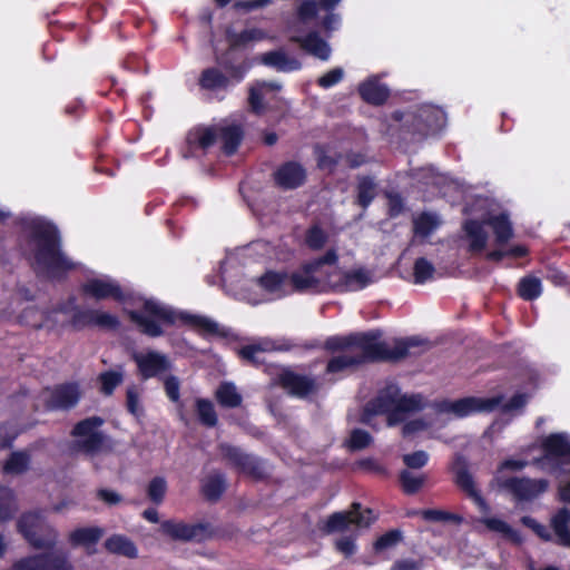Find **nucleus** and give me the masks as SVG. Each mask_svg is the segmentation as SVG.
<instances>
[{"label": "nucleus", "instance_id": "obj_1", "mask_svg": "<svg viewBox=\"0 0 570 570\" xmlns=\"http://www.w3.org/2000/svg\"><path fill=\"white\" fill-rule=\"evenodd\" d=\"M127 314L139 331L149 337L163 336L161 325L175 326L178 323L194 328L205 337L227 338L230 335L228 328L220 326L207 316L176 311L151 298L144 301L140 311H128Z\"/></svg>", "mask_w": 570, "mask_h": 570}, {"label": "nucleus", "instance_id": "obj_2", "mask_svg": "<svg viewBox=\"0 0 570 570\" xmlns=\"http://www.w3.org/2000/svg\"><path fill=\"white\" fill-rule=\"evenodd\" d=\"M29 239L36 244L30 267L39 279L63 282L77 265L63 253L62 240L56 225L32 222Z\"/></svg>", "mask_w": 570, "mask_h": 570}, {"label": "nucleus", "instance_id": "obj_3", "mask_svg": "<svg viewBox=\"0 0 570 570\" xmlns=\"http://www.w3.org/2000/svg\"><path fill=\"white\" fill-rule=\"evenodd\" d=\"M383 333L381 330H370L366 332H352L347 335H332L328 336L323 344L314 341L306 345L307 348L322 347L328 353L344 352L352 348L360 350L364 353L365 357H373L377 352H391L392 348L387 346L381 338Z\"/></svg>", "mask_w": 570, "mask_h": 570}, {"label": "nucleus", "instance_id": "obj_4", "mask_svg": "<svg viewBox=\"0 0 570 570\" xmlns=\"http://www.w3.org/2000/svg\"><path fill=\"white\" fill-rule=\"evenodd\" d=\"M425 343L424 340H421L416 336L407 337L404 340H399L395 342L394 347L391 352H377L373 357H365L364 353H360L356 355H336L331 357L325 367L326 374H336L342 373L348 368L356 367L363 364L368 363H379V362H397L404 360L410 355V350L412 347H416L423 345Z\"/></svg>", "mask_w": 570, "mask_h": 570}, {"label": "nucleus", "instance_id": "obj_5", "mask_svg": "<svg viewBox=\"0 0 570 570\" xmlns=\"http://www.w3.org/2000/svg\"><path fill=\"white\" fill-rule=\"evenodd\" d=\"M17 531L32 549L45 550L43 552L58 550L55 548L59 541V532L45 521L39 511L23 512L17 520Z\"/></svg>", "mask_w": 570, "mask_h": 570}, {"label": "nucleus", "instance_id": "obj_6", "mask_svg": "<svg viewBox=\"0 0 570 570\" xmlns=\"http://www.w3.org/2000/svg\"><path fill=\"white\" fill-rule=\"evenodd\" d=\"M105 420L98 415L89 416L77 422L70 431V435L77 438L70 443V450L94 456L104 450L107 436L99 429Z\"/></svg>", "mask_w": 570, "mask_h": 570}, {"label": "nucleus", "instance_id": "obj_7", "mask_svg": "<svg viewBox=\"0 0 570 570\" xmlns=\"http://www.w3.org/2000/svg\"><path fill=\"white\" fill-rule=\"evenodd\" d=\"M338 262L336 249H328L323 256L304 262L299 268L288 274L287 284L291 285V293L317 292L322 282L315 273L324 265H335Z\"/></svg>", "mask_w": 570, "mask_h": 570}, {"label": "nucleus", "instance_id": "obj_8", "mask_svg": "<svg viewBox=\"0 0 570 570\" xmlns=\"http://www.w3.org/2000/svg\"><path fill=\"white\" fill-rule=\"evenodd\" d=\"M543 459L557 466L570 464V441L566 433H551L541 442ZM570 475V470H564ZM558 494L561 502L570 504V480L560 483Z\"/></svg>", "mask_w": 570, "mask_h": 570}, {"label": "nucleus", "instance_id": "obj_9", "mask_svg": "<svg viewBox=\"0 0 570 570\" xmlns=\"http://www.w3.org/2000/svg\"><path fill=\"white\" fill-rule=\"evenodd\" d=\"M277 383L288 395L301 400L317 395L322 389L317 377L291 368H284L278 373Z\"/></svg>", "mask_w": 570, "mask_h": 570}, {"label": "nucleus", "instance_id": "obj_10", "mask_svg": "<svg viewBox=\"0 0 570 570\" xmlns=\"http://www.w3.org/2000/svg\"><path fill=\"white\" fill-rule=\"evenodd\" d=\"M218 449L223 459L239 473L255 480H263L265 478L264 468L258 458L229 443H220Z\"/></svg>", "mask_w": 570, "mask_h": 570}, {"label": "nucleus", "instance_id": "obj_11", "mask_svg": "<svg viewBox=\"0 0 570 570\" xmlns=\"http://www.w3.org/2000/svg\"><path fill=\"white\" fill-rule=\"evenodd\" d=\"M161 532L174 541L204 542L212 538L208 523H186L177 520H165L160 524Z\"/></svg>", "mask_w": 570, "mask_h": 570}, {"label": "nucleus", "instance_id": "obj_12", "mask_svg": "<svg viewBox=\"0 0 570 570\" xmlns=\"http://www.w3.org/2000/svg\"><path fill=\"white\" fill-rule=\"evenodd\" d=\"M72 309L73 313L71 314L69 324L75 331H81L86 327H99L116 331L120 326L119 318L108 312H101L94 308H81L78 305H75Z\"/></svg>", "mask_w": 570, "mask_h": 570}, {"label": "nucleus", "instance_id": "obj_13", "mask_svg": "<svg viewBox=\"0 0 570 570\" xmlns=\"http://www.w3.org/2000/svg\"><path fill=\"white\" fill-rule=\"evenodd\" d=\"M502 396L476 397L466 396L455 401H442L439 409L445 412H452L459 417L468 416L472 413H490L499 407Z\"/></svg>", "mask_w": 570, "mask_h": 570}, {"label": "nucleus", "instance_id": "obj_14", "mask_svg": "<svg viewBox=\"0 0 570 570\" xmlns=\"http://www.w3.org/2000/svg\"><path fill=\"white\" fill-rule=\"evenodd\" d=\"M372 283L371 273L364 267L327 274V284L336 293L356 292Z\"/></svg>", "mask_w": 570, "mask_h": 570}, {"label": "nucleus", "instance_id": "obj_15", "mask_svg": "<svg viewBox=\"0 0 570 570\" xmlns=\"http://www.w3.org/2000/svg\"><path fill=\"white\" fill-rule=\"evenodd\" d=\"M399 390L396 385H389L380 391L374 399L366 403L362 421L367 423L373 415L387 414L389 424H395V406Z\"/></svg>", "mask_w": 570, "mask_h": 570}, {"label": "nucleus", "instance_id": "obj_16", "mask_svg": "<svg viewBox=\"0 0 570 570\" xmlns=\"http://www.w3.org/2000/svg\"><path fill=\"white\" fill-rule=\"evenodd\" d=\"M451 471L454 473V483L458 485V488L465 492L466 495L471 498L482 511H488L489 505L480 491L476 489L474 479L469 471V463L463 455H455Z\"/></svg>", "mask_w": 570, "mask_h": 570}, {"label": "nucleus", "instance_id": "obj_17", "mask_svg": "<svg viewBox=\"0 0 570 570\" xmlns=\"http://www.w3.org/2000/svg\"><path fill=\"white\" fill-rule=\"evenodd\" d=\"M132 360L137 365L138 375L144 381L161 377L171 368L169 358L156 351L134 354Z\"/></svg>", "mask_w": 570, "mask_h": 570}, {"label": "nucleus", "instance_id": "obj_18", "mask_svg": "<svg viewBox=\"0 0 570 570\" xmlns=\"http://www.w3.org/2000/svg\"><path fill=\"white\" fill-rule=\"evenodd\" d=\"M80 291L82 295L96 301L111 298L118 303H125L128 299V295L116 281L90 278L80 286Z\"/></svg>", "mask_w": 570, "mask_h": 570}, {"label": "nucleus", "instance_id": "obj_19", "mask_svg": "<svg viewBox=\"0 0 570 570\" xmlns=\"http://www.w3.org/2000/svg\"><path fill=\"white\" fill-rule=\"evenodd\" d=\"M274 184L283 190H294L302 187L307 179L306 169L295 160L283 163L273 173Z\"/></svg>", "mask_w": 570, "mask_h": 570}, {"label": "nucleus", "instance_id": "obj_20", "mask_svg": "<svg viewBox=\"0 0 570 570\" xmlns=\"http://www.w3.org/2000/svg\"><path fill=\"white\" fill-rule=\"evenodd\" d=\"M81 390L77 382H67L56 385L48 400L46 407L50 411H69L73 409L81 399Z\"/></svg>", "mask_w": 570, "mask_h": 570}, {"label": "nucleus", "instance_id": "obj_21", "mask_svg": "<svg viewBox=\"0 0 570 570\" xmlns=\"http://www.w3.org/2000/svg\"><path fill=\"white\" fill-rule=\"evenodd\" d=\"M500 485L511 492L519 501H529L543 493L548 482L543 479L511 476L501 481Z\"/></svg>", "mask_w": 570, "mask_h": 570}, {"label": "nucleus", "instance_id": "obj_22", "mask_svg": "<svg viewBox=\"0 0 570 570\" xmlns=\"http://www.w3.org/2000/svg\"><path fill=\"white\" fill-rule=\"evenodd\" d=\"M218 140V125L197 126L188 131L186 137L185 157L195 156L197 150L204 153Z\"/></svg>", "mask_w": 570, "mask_h": 570}, {"label": "nucleus", "instance_id": "obj_23", "mask_svg": "<svg viewBox=\"0 0 570 570\" xmlns=\"http://www.w3.org/2000/svg\"><path fill=\"white\" fill-rule=\"evenodd\" d=\"M361 509V503L354 502L348 511L332 513L325 523V531L328 533L345 531L351 524L368 527L371 522L364 520Z\"/></svg>", "mask_w": 570, "mask_h": 570}, {"label": "nucleus", "instance_id": "obj_24", "mask_svg": "<svg viewBox=\"0 0 570 570\" xmlns=\"http://www.w3.org/2000/svg\"><path fill=\"white\" fill-rule=\"evenodd\" d=\"M104 532V529L97 525L76 528L69 533L68 542L72 548L81 547L88 554H94Z\"/></svg>", "mask_w": 570, "mask_h": 570}, {"label": "nucleus", "instance_id": "obj_25", "mask_svg": "<svg viewBox=\"0 0 570 570\" xmlns=\"http://www.w3.org/2000/svg\"><path fill=\"white\" fill-rule=\"evenodd\" d=\"M391 120L400 124V131L404 135L411 136L413 140H419L426 136V127L419 119L415 110H394L391 116Z\"/></svg>", "mask_w": 570, "mask_h": 570}, {"label": "nucleus", "instance_id": "obj_26", "mask_svg": "<svg viewBox=\"0 0 570 570\" xmlns=\"http://www.w3.org/2000/svg\"><path fill=\"white\" fill-rule=\"evenodd\" d=\"M289 41L298 43L301 49L323 61L328 60L331 57L330 45L318 35L317 31H311L304 37L292 36Z\"/></svg>", "mask_w": 570, "mask_h": 570}, {"label": "nucleus", "instance_id": "obj_27", "mask_svg": "<svg viewBox=\"0 0 570 570\" xmlns=\"http://www.w3.org/2000/svg\"><path fill=\"white\" fill-rule=\"evenodd\" d=\"M357 92L363 101L372 106H382L390 98V89L376 77H370L361 82Z\"/></svg>", "mask_w": 570, "mask_h": 570}, {"label": "nucleus", "instance_id": "obj_28", "mask_svg": "<svg viewBox=\"0 0 570 570\" xmlns=\"http://www.w3.org/2000/svg\"><path fill=\"white\" fill-rule=\"evenodd\" d=\"M234 82L230 80L223 70L218 67L205 68L198 78V86L200 89L216 92L220 90H227Z\"/></svg>", "mask_w": 570, "mask_h": 570}, {"label": "nucleus", "instance_id": "obj_29", "mask_svg": "<svg viewBox=\"0 0 570 570\" xmlns=\"http://www.w3.org/2000/svg\"><path fill=\"white\" fill-rule=\"evenodd\" d=\"M218 139L222 140V151L226 156H233L244 139V129L239 124H219Z\"/></svg>", "mask_w": 570, "mask_h": 570}, {"label": "nucleus", "instance_id": "obj_30", "mask_svg": "<svg viewBox=\"0 0 570 570\" xmlns=\"http://www.w3.org/2000/svg\"><path fill=\"white\" fill-rule=\"evenodd\" d=\"M263 65L275 68L277 71L289 72L302 68V62L294 57L287 56L283 50H272L261 57Z\"/></svg>", "mask_w": 570, "mask_h": 570}, {"label": "nucleus", "instance_id": "obj_31", "mask_svg": "<svg viewBox=\"0 0 570 570\" xmlns=\"http://www.w3.org/2000/svg\"><path fill=\"white\" fill-rule=\"evenodd\" d=\"M550 527L556 535V542L570 548V510L560 508L551 517Z\"/></svg>", "mask_w": 570, "mask_h": 570}, {"label": "nucleus", "instance_id": "obj_32", "mask_svg": "<svg viewBox=\"0 0 570 570\" xmlns=\"http://www.w3.org/2000/svg\"><path fill=\"white\" fill-rule=\"evenodd\" d=\"M105 549L116 556H122L129 559L138 557V549L132 540L124 534H112L106 539Z\"/></svg>", "mask_w": 570, "mask_h": 570}, {"label": "nucleus", "instance_id": "obj_33", "mask_svg": "<svg viewBox=\"0 0 570 570\" xmlns=\"http://www.w3.org/2000/svg\"><path fill=\"white\" fill-rule=\"evenodd\" d=\"M463 230L470 240L469 248L471 252H482L488 242V234L483 228V224L476 219H466L463 224Z\"/></svg>", "mask_w": 570, "mask_h": 570}, {"label": "nucleus", "instance_id": "obj_34", "mask_svg": "<svg viewBox=\"0 0 570 570\" xmlns=\"http://www.w3.org/2000/svg\"><path fill=\"white\" fill-rule=\"evenodd\" d=\"M487 224L492 228L498 245H505L513 237V227L508 214L500 213L492 216Z\"/></svg>", "mask_w": 570, "mask_h": 570}, {"label": "nucleus", "instance_id": "obj_35", "mask_svg": "<svg viewBox=\"0 0 570 570\" xmlns=\"http://www.w3.org/2000/svg\"><path fill=\"white\" fill-rule=\"evenodd\" d=\"M18 510L19 505L14 491L0 484V524L13 520Z\"/></svg>", "mask_w": 570, "mask_h": 570}, {"label": "nucleus", "instance_id": "obj_36", "mask_svg": "<svg viewBox=\"0 0 570 570\" xmlns=\"http://www.w3.org/2000/svg\"><path fill=\"white\" fill-rule=\"evenodd\" d=\"M267 37L266 32L259 28L245 29L240 32L233 30L226 31V40L229 45V50L245 47L252 41H261Z\"/></svg>", "mask_w": 570, "mask_h": 570}, {"label": "nucleus", "instance_id": "obj_37", "mask_svg": "<svg viewBox=\"0 0 570 570\" xmlns=\"http://www.w3.org/2000/svg\"><path fill=\"white\" fill-rule=\"evenodd\" d=\"M31 463V455L28 451L19 450L10 453L2 465L4 474L20 475L26 473Z\"/></svg>", "mask_w": 570, "mask_h": 570}, {"label": "nucleus", "instance_id": "obj_38", "mask_svg": "<svg viewBox=\"0 0 570 570\" xmlns=\"http://www.w3.org/2000/svg\"><path fill=\"white\" fill-rule=\"evenodd\" d=\"M542 282L534 275H525L521 277L517 285V295L525 302L535 301L542 295Z\"/></svg>", "mask_w": 570, "mask_h": 570}, {"label": "nucleus", "instance_id": "obj_39", "mask_svg": "<svg viewBox=\"0 0 570 570\" xmlns=\"http://www.w3.org/2000/svg\"><path fill=\"white\" fill-rule=\"evenodd\" d=\"M232 50H227L225 53H223L220 57H217L216 62L218 66L226 71V75L230 77V80L234 83H239L245 78L246 73L248 72L250 65L247 60H243L239 63H233V61L229 59V52Z\"/></svg>", "mask_w": 570, "mask_h": 570}, {"label": "nucleus", "instance_id": "obj_40", "mask_svg": "<svg viewBox=\"0 0 570 570\" xmlns=\"http://www.w3.org/2000/svg\"><path fill=\"white\" fill-rule=\"evenodd\" d=\"M124 380L125 373L121 366L118 370L104 371L97 376L99 392L105 396H111Z\"/></svg>", "mask_w": 570, "mask_h": 570}, {"label": "nucleus", "instance_id": "obj_41", "mask_svg": "<svg viewBox=\"0 0 570 570\" xmlns=\"http://www.w3.org/2000/svg\"><path fill=\"white\" fill-rule=\"evenodd\" d=\"M215 397L218 404L226 409L238 407L243 401V396L232 382H222L215 392Z\"/></svg>", "mask_w": 570, "mask_h": 570}, {"label": "nucleus", "instance_id": "obj_42", "mask_svg": "<svg viewBox=\"0 0 570 570\" xmlns=\"http://www.w3.org/2000/svg\"><path fill=\"white\" fill-rule=\"evenodd\" d=\"M376 183L371 176L358 177L356 185V204L366 209L377 195Z\"/></svg>", "mask_w": 570, "mask_h": 570}, {"label": "nucleus", "instance_id": "obj_43", "mask_svg": "<svg viewBox=\"0 0 570 570\" xmlns=\"http://www.w3.org/2000/svg\"><path fill=\"white\" fill-rule=\"evenodd\" d=\"M226 490V480L223 474L208 475L202 484V494L207 501L216 502Z\"/></svg>", "mask_w": 570, "mask_h": 570}, {"label": "nucleus", "instance_id": "obj_44", "mask_svg": "<svg viewBox=\"0 0 570 570\" xmlns=\"http://www.w3.org/2000/svg\"><path fill=\"white\" fill-rule=\"evenodd\" d=\"M481 522L484 523L490 531L501 533L505 539L515 544H520L522 542L520 532L499 518H483L481 519Z\"/></svg>", "mask_w": 570, "mask_h": 570}, {"label": "nucleus", "instance_id": "obj_45", "mask_svg": "<svg viewBox=\"0 0 570 570\" xmlns=\"http://www.w3.org/2000/svg\"><path fill=\"white\" fill-rule=\"evenodd\" d=\"M287 278L286 272L267 271L258 278V285L268 293L284 292Z\"/></svg>", "mask_w": 570, "mask_h": 570}, {"label": "nucleus", "instance_id": "obj_46", "mask_svg": "<svg viewBox=\"0 0 570 570\" xmlns=\"http://www.w3.org/2000/svg\"><path fill=\"white\" fill-rule=\"evenodd\" d=\"M416 514H420L423 520L429 522H452L454 524H461L463 522L462 515L440 509H424L409 513V515Z\"/></svg>", "mask_w": 570, "mask_h": 570}, {"label": "nucleus", "instance_id": "obj_47", "mask_svg": "<svg viewBox=\"0 0 570 570\" xmlns=\"http://www.w3.org/2000/svg\"><path fill=\"white\" fill-rule=\"evenodd\" d=\"M420 121L426 127V136L438 131L443 122V116L440 110L429 106H422L416 110Z\"/></svg>", "mask_w": 570, "mask_h": 570}, {"label": "nucleus", "instance_id": "obj_48", "mask_svg": "<svg viewBox=\"0 0 570 570\" xmlns=\"http://www.w3.org/2000/svg\"><path fill=\"white\" fill-rule=\"evenodd\" d=\"M399 482L402 491L407 495L416 494L425 484L426 475H415L409 470H402L399 474Z\"/></svg>", "mask_w": 570, "mask_h": 570}, {"label": "nucleus", "instance_id": "obj_49", "mask_svg": "<svg viewBox=\"0 0 570 570\" xmlns=\"http://www.w3.org/2000/svg\"><path fill=\"white\" fill-rule=\"evenodd\" d=\"M196 412L198 420L203 425L207 428H214L217 425L218 417L212 401L207 399H197Z\"/></svg>", "mask_w": 570, "mask_h": 570}, {"label": "nucleus", "instance_id": "obj_50", "mask_svg": "<svg viewBox=\"0 0 570 570\" xmlns=\"http://www.w3.org/2000/svg\"><path fill=\"white\" fill-rule=\"evenodd\" d=\"M421 399L416 395H401L399 393L395 406V423L403 420L405 413L421 410Z\"/></svg>", "mask_w": 570, "mask_h": 570}, {"label": "nucleus", "instance_id": "obj_51", "mask_svg": "<svg viewBox=\"0 0 570 570\" xmlns=\"http://www.w3.org/2000/svg\"><path fill=\"white\" fill-rule=\"evenodd\" d=\"M265 352L258 344H249L237 351L238 356L248 365L259 367L265 365V360L261 355Z\"/></svg>", "mask_w": 570, "mask_h": 570}, {"label": "nucleus", "instance_id": "obj_52", "mask_svg": "<svg viewBox=\"0 0 570 570\" xmlns=\"http://www.w3.org/2000/svg\"><path fill=\"white\" fill-rule=\"evenodd\" d=\"M403 541V532L400 529H392L380 535L374 544L373 549L375 552H382L384 550L396 547Z\"/></svg>", "mask_w": 570, "mask_h": 570}, {"label": "nucleus", "instance_id": "obj_53", "mask_svg": "<svg viewBox=\"0 0 570 570\" xmlns=\"http://www.w3.org/2000/svg\"><path fill=\"white\" fill-rule=\"evenodd\" d=\"M435 267L425 257H419L413 265V277L415 284H424L433 277Z\"/></svg>", "mask_w": 570, "mask_h": 570}, {"label": "nucleus", "instance_id": "obj_54", "mask_svg": "<svg viewBox=\"0 0 570 570\" xmlns=\"http://www.w3.org/2000/svg\"><path fill=\"white\" fill-rule=\"evenodd\" d=\"M327 234L320 225H312L305 233V244L312 250L322 249L327 243Z\"/></svg>", "mask_w": 570, "mask_h": 570}, {"label": "nucleus", "instance_id": "obj_55", "mask_svg": "<svg viewBox=\"0 0 570 570\" xmlns=\"http://www.w3.org/2000/svg\"><path fill=\"white\" fill-rule=\"evenodd\" d=\"M167 492V482L163 476L153 478L147 487V497L156 505L163 503Z\"/></svg>", "mask_w": 570, "mask_h": 570}, {"label": "nucleus", "instance_id": "obj_56", "mask_svg": "<svg viewBox=\"0 0 570 570\" xmlns=\"http://www.w3.org/2000/svg\"><path fill=\"white\" fill-rule=\"evenodd\" d=\"M436 226L435 217L429 213H422L413 223L414 233L422 237L430 236Z\"/></svg>", "mask_w": 570, "mask_h": 570}, {"label": "nucleus", "instance_id": "obj_57", "mask_svg": "<svg viewBox=\"0 0 570 570\" xmlns=\"http://www.w3.org/2000/svg\"><path fill=\"white\" fill-rule=\"evenodd\" d=\"M373 442L372 435L362 429L352 430L346 445L351 451H360L366 449Z\"/></svg>", "mask_w": 570, "mask_h": 570}, {"label": "nucleus", "instance_id": "obj_58", "mask_svg": "<svg viewBox=\"0 0 570 570\" xmlns=\"http://www.w3.org/2000/svg\"><path fill=\"white\" fill-rule=\"evenodd\" d=\"M126 409L127 411L139 419L145 414L144 407L140 403L138 390L135 385L127 387L126 391Z\"/></svg>", "mask_w": 570, "mask_h": 570}, {"label": "nucleus", "instance_id": "obj_59", "mask_svg": "<svg viewBox=\"0 0 570 570\" xmlns=\"http://www.w3.org/2000/svg\"><path fill=\"white\" fill-rule=\"evenodd\" d=\"M520 521L524 527L531 529L542 541L550 542L553 540L549 528L538 522L534 518L530 515H523Z\"/></svg>", "mask_w": 570, "mask_h": 570}, {"label": "nucleus", "instance_id": "obj_60", "mask_svg": "<svg viewBox=\"0 0 570 570\" xmlns=\"http://www.w3.org/2000/svg\"><path fill=\"white\" fill-rule=\"evenodd\" d=\"M344 77V70L341 67H335L327 72H325L323 76H321L316 83L321 88L328 89L338 82L343 80Z\"/></svg>", "mask_w": 570, "mask_h": 570}, {"label": "nucleus", "instance_id": "obj_61", "mask_svg": "<svg viewBox=\"0 0 570 570\" xmlns=\"http://www.w3.org/2000/svg\"><path fill=\"white\" fill-rule=\"evenodd\" d=\"M428 461L429 455L423 450L403 455V462L409 469H422L426 465Z\"/></svg>", "mask_w": 570, "mask_h": 570}, {"label": "nucleus", "instance_id": "obj_62", "mask_svg": "<svg viewBox=\"0 0 570 570\" xmlns=\"http://www.w3.org/2000/svg\"><path fill=\"white\" fill-rule=\"evenodd\" d=\"M164 389L167 397L176 403L180 400V383L178 377L169 375L164 381Z\"/></svg>", "mask_w": 570, "mask_h": 570}, {"label": "nucleus", "instance_id": "obj_63", "mask_svg": "<svg viewBox=\"0 0 570 570\" xmlns=\"http://www.w3.org/2000/svg\"><path fill=\"white\" fill-rule=\"evenodd\" d=\"M341 156H331L326 154L325 150H317V167L323 170H328L330 173L334 171L336 166L338 165Z\"/></svg>", "mask_w": 570, "mask_h": 570}, {"label": "nucleus", "instance_id": "obj_64", "mask_svg": "<svg viewBox=\"0 0 570 570\" xmlns=\"http://www.w3.org/2000/svg\"><path fill=\"white\" fill-rule=\"evenodd\" d=\"M387 215L391 218L400 216L404 210V200L397 193L387 194Z\"/></svg>", "mask_w": 570, "mask_h": 570}]
</instances>
